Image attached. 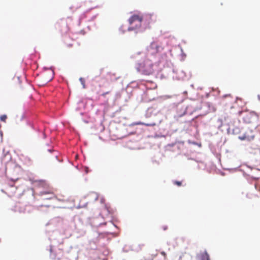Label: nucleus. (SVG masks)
<instances>
[{"mask_svg":"<svg viewBox=\"0 0 260 260\" xmlns=\"http://www.w3.org/2000/svg\"><path fill=\"white\" fill-rule=\"evenodd\" d=\"M151 19L150 15H147L143 17L141 14H135L128 19V21L130 26L128 28V30L132 31L140 28L143 23H146V25L143 27L144 29L149 28Z\"/></svg>","mask_w":260,"mask_h":260,"instance_id":"obj_1","label":"nucleus"},{"mask_svg":"<svg viewBox=\"0 0 260 260\" xmlns=\"http://www.w3.org/2000/svg\"><path fill=\"white\" fill-rule=\"evenodd\" d=\"M138 71L145 75H150L154 72L153 60L146 55L136 65Z\"/></svg>","mask_w":260,"mask_h":260,"instance_id":"obj_2","label":"nucleus"},{"mask_svg":"<svg viewBox=\"0 0 260 260\" xmlns=\"http://www.w3.org/2000/svg\"><path fill=\"white\" fill-rule=\"evenodd\" d=\"M164 49L161 44L158 41L152 42L147 48V52L145 55L147 57L152 56L154 57L156 54L161 52Z\"/></svg>","mask_w":260,"mask_h":260,"instance_id":"obj_3","label":"nucleus"},{"mask_svg":"<svg viewBox=\"0 0 260 260\" xmlns=\"http://www.w3.org/2000/svg\"><path fill=\"white\" fill-rule=\"evenodd\" d=\"M255 115L254 113H245L243 117L244 122L247 123L252 122L255 119Z\"/></svg>","mask_w":260,"mask_h":260,"instance_id":"obj_4","label":"nucleus"},{"mask_svg":"<svg viewBox=\"0 0 260 260\" xmlns=\"http://www.w3.org/2000/svg\"><path fill=\"white\" fill-rule=\"evenodd\" d=\"M197 257L199 260H210L209 255L206 250L199 254Z\"/></svg>","mask_w":260,"mask_h":260,"instance_id":"obj_5","label":"nucleus"},{"mask_svg":"<svg viewBox=\"0 0 260 260\" xmlns=\"http://www.w3.org/2000/svg\"><path fill=\"white\" fill-rule=\"evenodd\" d=\"M152 260H166V254L162 251L159 254H156L153 256Z\"/></svg>","mask_w":260,"mask_h":260,"instance_id":"obj_6","label":"nucleus"},{"mask_svg":"<svg viewBox=\"0 0 260 260\" xmlns=\"http://www.w3.org/2000/svg\"><path fill=\"white\" fill-rule=\"evenodd\" d=\"M136 125H146V126H155L156 125V124L154 122L153 123H144V122H136Z\"/></svg>","mask_w":260,"mask_h":260,"instance_id":"obj_7","label":"nucleus"},{"mask_svg":"<svg viewBox=\"0 0 260 260\" xmlns=\"http://www.w3.org/2000/svg\"><path fill=\"white\" fill-rule=\"evenodd\" d=\"M7 118V116L6 115H3L0 117V120L2 121L6 122V120Z\"/></svg>","mask_w":260,"mask_h":260,"instance_id":"obj_8","label":"nucleus"},{"mask_svg":"<svg viewBox=\"0 0 260 260\" xmlns=\"http://www.w3.org/2000/svg\"><path fill=\"white\" fill-rule=\"evenodd\" d=\"M52 79H53V74H52V72H51V75H50V76L49 77H48V78L46 79L45 82L46 83H47V82L50 81Z\"/></svg>","mask_w":260,"mask_h":260,"instance_id":"obj_9","label":"nucleus"},{"mask_svg":"<svg viewBox=\"0 0 260 260\" xmlns=\"http://www.w3.org/2000/svg\"><path fill=\"white\" fill-rule=\"evenodd\" d=\"M174 184L177 185L178 186H180L182 185V182L179 181H174L173 182Z\"/></svg>","mask_w":260,"mask_h":260,"instance_id":"obj_10","label":"nucleus"},{"mask_svg":"<svg viewBox=\"0 0 260 260\" xmlns=\"http://www.w3.org/2000/svg\"><path fill=\"white\" fill-rule=\"evenodd\" d=\"M239 139H240L241 140H248L249 139L248 138L247 136H245V135H244L243 136H239Z\"/></svg>","mask_w":260,"mask_h":260,"instance_id":"obj_11","label":"nucleus"},{"mask_svg":"<svg viewBox=\"0 0 260 260\" xmlns=\"http://www.w3.org/2000/svg\"><path fill=\"white\" fill-rule=\"evenodd\" d=\"M51 194V196L48 198H45V199H49V200H51V199H53L55 198V196H54V194H53L52 193H50Z\"/></svg>","mask_w":260,"mask_h":260,"instance_id":"obj_12","label":"nucleus"},{"mask_svg":"<svg viewBox=\"0 0 260 260\" xmlns=\"http://www.w3.org/2000/svg\"><path fill=\"white\" fill-rule=\"evenodd\" d=\"M108 75L110 77H112V76H115V74H111V73H109L108 74Z\"/></svg>","mask_w":260,"mask_h":260,"instance_id":"obj_13","label":"nucleus"},{"mask_svg":"<svg viewBox=\"0 0 260 260\" xmlns=\"http://www.w3.org/2000/svg\"><path fill=\"white\" fill-rule=\"evenodd\" d=\"M47 193V192H41V194L42 195H44V194H46Z\"/></svg>","mask_w":260,"mask_h":260,"instance_id":"obj_14","label":"nucleus"},{"mask_svg":"<svg viewBox=\"0 0 260 260\" xmlns=\"http://www.w3.org/2000/svg\"><path fill=\"white\" fill-rule=\"evenodd\" d=\"M179 260H185V257L184 256H183V257H180V259Z\"/></svg>","mask_w":260,"mask_h":260,"instance_id":"obj_15","label":"nucleus"},{"mask_svg":"<svg viewBox=\"0 0 260 260\" xmlns=\"http://www.w3.org/2000/svg\"><path fill=\"white\" fill-rule=\"evenodd\" d=\"M109 92H105V93H104L102 94V95L103 96H105L106 94H107V93H108Z\"/></svg>","mask_w":260,"mask_h":260,"instance_id":"obj_16","label":"nucleus"},{"mask_svg":"<svg viewBox=\"0 0 260 260\" xmlns=\"http://www.w3.org/2000/svg\"><path fill=\"white\" fill-rule=\"evenodd\" d=\"M118 78V77H115V80H116V79H117Z\"/></svg>","mask_w":260,"mask_h":260,"instance_id":"obj_17","label":"nucleus"},{"mask_svg":"<svg viewBox=\"0 0 260 260\" xmlns=\"http://www.w3.org/2000/svg\"><path fill=\"white\" fill-rule=\"evenodd\" d=\"M255 188H257V185L255 184Z\"/></svg>","mask_w":260,"mask_h":260,"instance_id":"obj_18","label":"nucleus"},{"mask_svg":"<svg viewBox=\"0 0 260 260\" xmlns=\"http://www.w3.org/2000/svg\"><path fill=\"white\" fill-rule=\"evenodd\" d=\"M166 229H167V228H164V230H166Z\"/></svg>","mask_w":260,"mask_h":260,"instance_id":"obj_19","label":"nucleus"},{"mask_svg":"<svg viewBox=\"0 0 260 260\" xmlns=\"http://www.w3.org/2000/svg\"><path fill=\"white\" fill-rule=\"evenodd\" d=\"M97 199H98V197L96 196L95 198V200H97Z\"/></svg>","mask_w":260,"mask_h":260,"instance_id":"obj_20","label":"nucleus"}]
</instances>
